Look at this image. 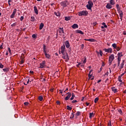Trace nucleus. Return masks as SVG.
Returning a JSON list of instances; mask_svg holds the SVG:
<instances>
[{"label":"nucleus","instance_id":"obj_1","mask_svg":"<svg viewBox=\"0 0 126 126\" xmlns=\"http://www.w3.org/2000/svg\"><path fill=\"white\" fill-rule=\"evenodd\" d=\"M78 14L79 16H86L88 14V12H87V11H82L80 12H78Z\"/></svg>","mask_w":126,"mask_h":126},{"label":"nucleus","instance_id":"obj_2","mask_svg":"<svg viewBox=\"0 0 126 126\" xmlns=\"http://www.w3.org/2000/svg\"><path fill=\"white\" fill-rule=\"evenodd\" d=\"M115 60V55L114 54H112L110 56L109 58V65H111L112 64V62Z\"/></svg>","mask_w":126,"mask_h":126},{"label":"nucleus","instance_id":"obj_3","mask_svg":"<svg viewBox=\"0 0 126 126\" xmlns=\"http://www.w3.org/2000/svg\"><path fill=\"white\" fill-rule=\"evenodd\" d=\"M63 55L62 58L64 60H66V61H68L69 60V58L68 57V54H67V53L65 52L64 53H62Z\"/></svg>","mask_w":126,"mask_h":126},{"label":"nucleus","instance_id":"obj_4","mask_svg":"<svg viewBox=\"0 0 126 126\" xmlns=\"http://www.w3.org/2000/svg\"><path fill=\"white\" fill-rule=\"evenodd\" d=\"M64 53H66V51H65V46L63 45L61 47V51L59 52V54H63Z\"/></svg>","mask_w":126,"mask_h":126},{"label":"nucleus","instance_id":"obj_5","mask_svg":"<svg viewBox=\"0 0 126 126\" xmlns=\"http://www.w3.org/2000/svg\"><path fill=\"white\" fill-rule=\"evenodd\" d=\"M117 10L119 13V15L120 16V19L121 20H123V15H124V14H123V11H121V8L117 9Z\"/></svg>","mask_w":126,"mask_h":126},{"label":"nucleus","instance_id":"obj_6","mask_svg":"<svg viewBox=\"0 0 126 126\" xmlns=\"http://www.w3.org/2000/svg\"><path fill=\"white\" fill-rule=\"evenodd\" d=\"M61 4L63 7H65L67 5V1H64L61 3Z\"/></svg>","mask_w":126,"mask_h":126},{"label":"nucleus","instance_id":"obj_7","mask_svg":"<svg viewBox=\"0 0 126 126\" xmlns=\"http://www.w3.org/2000/svg\"><path fill=\"white\" fill-rule=\"evenodd\" d=\"M67 96L65 98V101H67L71 97V93H67Z\"/></svg>","mask_w":126,"mask_h":126},{"label":"nucleus","instance_id":"obj_8","mask_svg":"<svg viewBox=\"0 0 126 126\" xmlns=\"http://www.w3.org/2000/svg\"><path fill=\"white\" fill-rule=\"evenodd\" d=\"M16 11H17L16 9H14L12 14L10 16L11 18H14V15H15V14L16 13Z\"/></svg>","mask_w":126,"mask_h":126},{"label":"nucleus","instance_id":"obj_9","mask_svg":"<svg viewBox=\"0 0 126 126\" xmlns=\"http://www.w3.org/2000/svg\"><path fill=\"white\" fill-rule=\"evenodd\" d=\"M117 56H118L117 60H121V58H122V57H123L122 53V52L119 53Z\"/></svg>","mask_w":126,"mask_h":126},{"label":"nucleus","instance_id":"obj_10","mask_svg":"<svg viewBox=\"0 0 126 126\" xmlns=\"http://www.w3.org/2000/svg\"><path fill=\"white\" fill-rule=\"evenodd\" d=\"M105 52H106L107 53H112V48H109V49H104Z\"/></svg>","mask_w":126,"mask_h":126},{"label":"nucleus","instance_id":"obj_11","mask_svg":"<svg viewBox=\"0 0 126 126\" xmlns=\"http://www.w3.org/2000/svg\"><path fill=\"white\" fill-rule=\"evenodd\" d=\"M106 7L108 9H111V8H112V7H113V6L112 5H111V4L107 3L106 6Z\"/></svg>","mask_w":126,"mask_h":126},{"label":"nucleus","instance_id":"obj_12","mask_svg":"<svg viewBox=\"0 0 126 126\" xmlns=\"http://www.w3.org/2000/svg\"><path fill=\"white\" fill-rule=\"evenodd\" d=\"M34 11L36 14H38L39 13V12L38 11V9L37 8V7L36 6H34Z\"/></svg>","mask_w":126,"mask_h":126},{"label":"nucleus","instance_id":"obj_13","mask_svg":"<svg viewBox=\"0 0 126 126\" xmlns=\"http://www.w3.org/2000/svg\"><path fill=\"white\" fill-rule=\"evenodd\" d=\"M59 33H63V34L64 33V32L63 31V28H60L59 30Z\"/></svg>","mask_w":126,"mask_h":126},{"label":"nucleus","instance_id":"obj_14","mask_svg":"<svg viewBox=\"0 0 126 126\" xmlns=\"http://www.w3.org/2000/svg\"><path fill=\"white\" fill-rule=\"evenodd\" d=\"M72 28L73 29H75L76 28H78V25L76 24H73V25L72 26Z\"/></svg>","mask_w":126,"mask_h":126},{"label":"nucleus","instance_id":"obj_15","mask_svg":"<svg viewBox=\"0 0 126 126\" xmlns=\"http://www.w3.org/2000/svg\"><path fill=\"white\" fill-rule=\"evenodd\" d=\"M112 90L114 93H117V92H118V89H117L115 87H112Z\"/></svg>","mask_w":126,"mask_h":126},{"label":"nucleus","instance_id":"obj_16","mask_svg":"<svg viewBox=\"0 0 126 126\" xmlns=\"http://www.w3.org/2000/svg\"><path fill=\"white\" fill-rule=\"evenodd\" d=\"M84 40H85V41H89V42H95V39H94L93 38H90L89 39H85Z\"/></svg>","mask_w":126,"mask_h":126},{"label":"nucleus","instance_id":"obj_17","mask_svg":"<svg viewBox=\"0 0 126 126\" xmlns=\"http://www.w3.org/2000/svg\"><path fill=\"white\" fill-rule=\"evenodd\" d=\"M65 45L66 47V48H69L70 47V45H69V42H68V41L66 40L65 43Z\"/></svg>","mask_w":126,"mask_h":126},{"label":"nucleus","instance_id":"obj_18","mask_svg":"<svg viewBox=\"0 0 126 126\" xmlns=\"http://www.w3.org/2000/svg\"><path fill=\"white\" fill-rule=\"evenodd\" d=\"M44 28V24L41 23L39 26V30H42Z\"/></svg>","mask_w":126,"mask_h":126},{"label":"nucleus","instance_id":"obj_19","mask_svg":"<svg viewBox=\"0 0 126 126\" xmlns=\"http://www.w3.org/2000/svg\"><path fill=\"white\" fill-rule=\"evenodd\" d=\"M44 53H45L46 58H47V59H50V58L51 57V56L48 54L46 52H44Z\"/></svg>","mask_w":126,"mask_h":126},{"label":"nucleus","instance_id":"obj_20","mask_svg":"<svg viewBox=\"0 0 126 126\" xmlns=\"http://www.w3.org/2000/svg\"><path fill=\"white\" fill-rule=\"evenodd\" d=\"M70 19H71V18L69 16L65 17V20L66 21H68V20H70Z\"/></svg>","mask_w":126,"mask_h":126},{"label":"nucleus","instance_id":"obj_21","mask_svg":"<svg viewBox=\"0 0 126 126\" xmlns=\"http://www.w3.org/2000/svg\"><path fill=\"white\" fill-rule=\"evenodd\" d=\"M88 4L93 7V2L90 0L88 1Z\"/></svg>","mask_w":126,"mask_h":126},{"label":"nucleus","instance_id":"obj_22","mask_svg":"<svg viewBox=\"0 0 126 126\" xmlns=\"http://www.w3.org/2000/svg\"><path fill=\"white\" fill-rule=\"evenodd\" d=\"M110 4H111L112 5H114V4H115V3H116L115 2V0H110Z\"/></svg>","mask_w":126,"mask_h":126},{"label":"nucleus","instance_id":"obj_23","mask_svg":"<svg viewBox=\"0 0 126 126\" xmlns=\"http://www.w3.org/2000/svg\"><path fill=\"white\" fill-rule=\"evenodd\" d=\"M125 64V61H123V63L121 64V67L120 68L122 69L124 67V65Z\"/></svg>","mask_w":126,"mask_h":126},{"label":"nucleus","instance_id":"obj_24","mask_svg":"<svg viewBox=\"0 0 126 126\" xmlns=\"http://www.w3.org/2000/svg\"><path fill=\"white\" fill-rule=\"evenodd\" d=\"M76 33H78L79 34H84V33L80 30H77L76 31Z\"/></svg>","mask_w":126,"mask_h":126},{"label":"nucleus","instance_id":"obj_25","mask_svg":"<svg viewBox=\"0 0 126 126\" xmlns=\"http://www.w3.org/2000/svg\"><path fill=\"white\" fill-rule=\"evenodd\" d=\"M93 6L89 5V4H87V8H88V9H91V8H92Z\"/></svg>","mask_w":126,"mask_h":126},{"label":"nucleus","instance_id":"obj_26","mask_svg":"<svg viewBox=\"0 0 126 126\" xmlns=\"http://www.w3.org/2000/svg\"><path fill=\"white\" fill-rule=\"evenodd\" d=\"M55 15H56V16H61V13L58 12L57 13L56 12H54Z\"/></svg>","mask_w":126,"mask_h":126},{"label":"nucleus","instance_id":"obj_27","mask_svg":"<svg viewBox=\"0 0 126 126\" xmlns=\"http://www.w3.org/2000/svg\"><path fill=\"white\" fill-rule=\"evenodd\" d=\"M38 100H39V101H43V96H42L41 95H40L38 97Z\"/></svg>","mask_w":126,"mask_h":126},{"label":"nucleus","instance_id":"obj_28","mask_svg":"<svg viewBox=\"0 0 126 126\" xmlns=\"http://www.w3.org/2000/svg\"><path fill=\"white\" fill-rule=\"evenodd\" d=\"M94 116V113H90V118L92 119V117Z\"/></svg>","mask_w":126,"mask_h":126},{"label":"nucleus","instance_id":"obj_29","mask_svg":"<svg viewBox=\"0 0 126 126\" xmlns=\"http://www.w3.org/2000/svg\"><path fill=\"white\" fill-rule=\"evenodd\" d=\"M67 110H68L69 111H71L72 110V108L69 107V106H67Z\"/></svg>","mask_w":126,"mask_h":126},{"label":"nucleus","instance_id":"obj_30","mask_svg":"<svg viewBox=\"0 0 126 126\" xmlns=\"http://www.w3.org/2000/svg\"><path fill=\"white\" fill-rule=\"evenodd\" d=\"M40 68H44V66H45V65L44 64H42V63H40Z\"/></svg>","mask_w":126,"mask_h":126},{"label":"nucleus","instance_id":"obj_31","mask_svg":"<svg viewBox=\"0 0 126 126\" xmlns=\"http://www.w3.org/2000/svg\"><path fill=\"white\" fill-rule=\"evenodd\" d=\"M112 47H114V49H117V44L116 43L113 44Z\"/></svg>","mask_w":126,"mask_h":126},{"label":"nucleus","instance_id":"obj_32","mask_svg":"<svg viewBox=\"0 0 126 126\" xmlns=\"http://www.w3.org/2000/svg\"><path fill=\"white\" fill-rule=\"evenodd\" d=\"M118 80L120 82H122L123 81H122V77L121 76H119V78H118Z\"/></svg>","mask_w":126,"mask_h":126},{"label":"nucleus","instance_id":"obj_33","mask_svg":"<svg viewBox=\"0 0 126 126\" xmlns=\"http://www.w3.org/2000/svg\"><path fill=\"white\" fill-rule=\"evenodd\" d=\"M43 52L44 53H46V45L43 44Z\"/></svg>","mask_w":126,"mask_h":126},{"label":"nucleus","instance_id":"obj_34","mask_svg":"<svg viewBox=\"0 0 126 126\" xmlns=\"http://www.w3.org/2000/svg\"><path fill=\"white\" fill-rule=\"evenodd\" d=\"M76 116L77 117H78V116H80V111H78L76 113Z\"/></svg>","mask_w":126,"mask_h":126},{"label":"nucleus","instance_id":"obj_35","mask_svg":"<svg viewBox=\"0 0 126 126\" xmlns=\"http://www.w3.org/2000/svg\"><path fill=\"white\" fill-rule=\"evenodd\" d=\"M99 100V98L98 97H96L94 99V103H97V102H98V100Z\"/></svg>","mask_w":126,"mask_h":126},{"label":"nucleus","instance_id":"obj_36","mask_svg":"<svg viewBox=\"0 0 126 126\" xmlns=\"http://www.w3.org/2000/svg\"><path fill=\"white\" fill-rule=\"evenodd\" d=\"M3 70L5 72H7V71H8V68H4V69H3Z\"/></svg>","mask_w":126,"mask_h":126},{"label":"nucleus","instance_id":"obj_37","mask_svg":"<svg viewBox=\"0 0 126 126\" xmlns=\"http://www.w3.org/2000/svg\"><path fill=\"white\" fill-rule=\"evenodd\" d=\"M118 60V66H120V62H121V60L120 59H117Z\"/></svg>","mask_w":126,"mask_h":126},{"label":"nucleus","instance_id":"obj_38","mask_svg":"<svg viewBox=\"0 0 126 126\" xmlns=\"http://www.w3.org/2000/svg\"><path fill=\"white\" fill-rule=\"evenodd\" d=\"M74 97H75V95H72V97L70 98V100H73V99H74Z\"/></svg>","mask_w":126,"mask_h":126},{"label":"nucleus","instance_id":"obj_39","mask_svg":"<svg viewBox=\"0 0 126 126\" xmlns=\"http://www.w3.org/2000/svg\"><path fill=\"white\" fill-rule=\"evenodd\" d=\"M99 54H100L101 57H102V56H103V52H102V50H99Z\"/></svg>","mask_w":126,"mask_h":126},{"label":"nucleus","instance_id":"obj_40","mask_svg":"<svg viewBox=\"0 0 126 126\" xmlns=\"http://www.w3.org/2000/svg\"><path fill=\"white\" fill-rule=\"evenodd\" d=\"M118 112H119V113H120V114L121 115H123V112L122 111V109H119V110H118Z\"/></svg>","mask_w":126,"mask_h":126},{"label":"nucleus","instance_id":"obj_41","mask_svg":"<svg viewBox=\"0 0 126 126\" xmlns=\"http://www.w3.org/2000/svg\"><path fill=\"white\" fill-rule=\"evenodd\" d=\"M87 59L86 57H84V61H83V63H86Z\"/></svg>","mask_w":126,"mask_h":126},{"label":"nucleus","instance_id":"obj_42","mask_svg":"<svg viewBox=\"0 0 126 126\" xmlns=\"http://www.w3.org/2000/svg\"><path fill=\"white\" fill-rule=\"evenodd\" d=\"M23 63H24V60H23V59H22L20 62L21 64H22Z\"/></svg>","mask_w":126,"mask_h":126},{"label":"nucleus","instance_id":"obj_43","mask_svg":"<svg viewBox=\"0 0 126 126\" xmlns=\"http://www.w3.org/2000/svg\"><path fill=\"white\" fill-rule=\"evenodd\" d=\"M108 126H112V122H111V121H109L108 123Z\"/></svg>","mask_w":126,"mask_h":126},{"label":"nucleus","instance_id":"obj_44","mask_svg":"<svg viewBox=\"0 0 126 126\" xmlns=\"http://www.w3.org/2000/svg\"><path fill=\"white\" fill-rule=\"evenodd\" d=\"M0 68H3V65L1 63H0Z\"/></svg>","mask_w":126,"mask_h":126},{"label":"nucleus","instance_id":"obj_45","mask_svg":"<svg viewBox=\"0 0 126 126\" xmlns=\"http://www.w3.org/2000/svg\"><path fill=\"white\" fill-rule=\"evenodd\" d=\"M24 19V17L21 16L20 18L21 21H22Z\"/></svg>","mask_w":126,"mask_h":126},{"label":"nucleus","instance_id":"obj_46","mask_svg":"<svg viewBox=\"0 0 126 126\" xmlns=\"http://www.w3.org/2000/svg\"><path fill=\"white\" fill-rule=\"evenodd\" d=\"M8 50L9 53L10 54H11V50H10V48L8 47Z\"/></svg>","mask_w":126,"mask_h":126},{"label":"nucleus","instance_id":"obj_47","mask_svg":"<svg viewBox=\"0 0 126 126\" xmlns=\"http://www.w3.org/2000/svg\"><path fill=\"white\" fill-rule=\"evenodd\" d=\"M115 49H116L117 51H120V50H121V48L119 47H116V48Z\"/></svg>","mask_w":126,"mask_h":126},{"label":"nucleus","instance_id":"obj_48","mask_svg":"<svg viewBox=\"0 0 126 126\" xmlns=\"http://www.w3.org/2000/svg\"><path fill=\"white\" fill-rule=\"evenodd\" d=\"M116 7H117V9H119V8H120V6L119 5V4H117L116 5Z\"/></svg>","mask_w":126,"mask_h":126},{"label":"nucleus","instance_id":"obj_49","mask_svg":"<svg viewBox=\"0 0 126 126\" xmlns=\"http://www.w3.org/2000/svg\"><path fill=\"white\" fill-rule=\"evenodd\" d=\"M16 24L15 23H13V24L11 25V27H13V26H15Z\"/></svg>","mask_w":126,"mask_h":126},{"label":"nucleus","instance_id":"obj_50","mask_svg":"<svg viewBox=\"0 0 126 126\" xmlns=\"http://www.w3.org/2000/svg\"><path fill=\"white\" fill-rule=\"evenodd\" d=\"M32 38H36V34H32Z\"/></svg>","mask_w":126,"mask_h":126},{"label":"nucleus","instance_id":"obj_51","mask_svg":"<svg viewBox=\"0 0 126 126\" xmlns=\"http://www.w3.org/2000/svg\"><path fill=\"white\" fill-rule=\"evenodd\" d=\"M28 104H29V103H28V102H25V103H24V105H25V106H28Z\"/></svg>","mask_w":126,"mask_h":126},{"label":"nucleus","instance_id":"obj_52","mask_svg":"<svg viewBox=\"0 0 126 126\" xmlns=\"http://www.w3.org/2000/svg\"><path fill=\"white\" fill-rule=\"evenodd\" d=\"M77 102V100H76L72 101V103H76Z\"/></svg>","mask_w":126,"mask_h":126},{"label":"nucleus","instance_id":"obj_53","mask_svg":"<svg viewBox=\"0 0 126 126\" xmlns=\"http://www.w3.org/2000/svg\"><path fill=\"white\" fill-rule=\"evenodd\" d=\"M91 77H92V76L91 75H90V74H89V79H90V78H91Z\"/></svg>","mask_w":126,"mask_h":126},{"label":"nucleus","instance_id":"obj_54","mask_svg":"<svg viewBox=\"0 0 126 126\" xmlns=\"http://www.w3.org/2000/svg\"><path fill=\"white\" fill-rule=\"evenodd\" d=\"M41 63H42V64H44L45 65V64L46 63V61H43Z\"/></svg>","mask_w":126,"mask_h":126},{"label":"nucleus","instance_id":"obj_55","mask_svg":"<svg viewBox=\"0 0 126 126\" xmlns=\"http://www.w3.org/2000/svg\"><path fill=\"white\" fill-rule=\"evenodd\" d=\"M109 74V72H107L106 73H105V75H107V76H108Z\"/></svg>","mask_w":126,"mask_h":126},{"label":"nucleus","instance_id":"obj_56","mask_svg":"<svg viewBox=\"0 0 126 126\" xmlns=\"http://www.w3.org/2000/svg\"><path fill=\"white\" fill-rule=\"evenodd\" d=\"M56 103L57 105H60V101L58 100Z\"/></svg>","mask_w":126,"mask_h":126},{"label":"nucleus","instance_id":"obj_57","mask_svg":"<svg viewBox=\"0 0 126 126\" xmlns=\"http://www.w3.org/2000/svg\"><path fill=\"white\" fill-rule=\"evenodd\" d=\"M102 66H105V63H104V62H103L102 63Z\"/></svg>","mask_w":126,"mask_h":126},{"label":"nucleus","instance_id":"obj_58","mask_svg":"<svg viewBox=\"0 0 126 126\" xmlns=\"http://www.w3.org/2000/svg\"><path fill=\"white\" fill-rule=\"evenodd\" d=\"M30 73H31L32 74H33L34 73V72L33 71H30Z\"/></svg>","mask_w":126,"mask_h":126},{"label":"nucleus","instance_id":"obj_59","mask_svg":"<svg viewBox=\"0 0 126 126\" xmlns=\"http://www.w3.org/2000/svg\"><path fill=\"white\" fill-rule=\"evenodd\" d=\"M125 73H122L120 76H121V77L123 76V75H125Z\"/></svg>","mask_w":126,"mask_h":126},{"label":"nucleus","instance_id":"obj_60","mask_svg":"<svg viewBox=\"0 0 126 126\" xmlns=\"http://www.w3.org/2000/svg\"><path fill=\"white\" fill-rule=\"evenodd\" d=\"M81 47H82V49H83V48H84V44H82Z\"/></svg>","mask_w":126,"mask_h":126},{"label":"nucleus","instance_id":"obj_61","mask_svg":"<svg viewBox=\"0 0 126 126\" xmlns=\"http://www.w3.org/2000/svg\"><path fill=\"white\" fill-rule=\"evenodd\" d=\"M101 80H99L98 81H97V83H100V82H101Z\"/></svg>","mask_w":126,"mask_h":126},{"label":"nucleus","instance_id":"obj_62","mask_svg":"<svg viewBox=\"0 0 126 126\" xmlns=\"http://www.w3.org/2000/svg\"><path fill=\"white\" fill-rule=\"evenodd\" d=\"M86 105H87V106H89V103H88V102H86Z\"/></svg>","mask_w":126,"mask_h":126},{"label":"nucleus","instance_id":"obj_63","mask_svg":"<svg viewBox=\"0 0 126 126\" xmlns=\"http://www.w3.org/2000/svg\"><path fill=\"white\" fill-rule=\"evenodd\" d=\"M123 34H124V35H126V32H123Z\"/></svg>","mask_w":126,"mask_h":126},{"label":"nucleus","instance_id":"obj_64","mask_svg":"<svg viewBox=\"0 0 126 126\" xmlns=\"http://www.w3.org/2000/svg\"><path fill=\"white\" fill-rule=\"evenodd\" d=\"M103 27H104L105 28H107V27H108V26H107V25H106L103 26Z\"/></svg>","mask_w":126,"mask_h":126}]
</instances>
